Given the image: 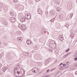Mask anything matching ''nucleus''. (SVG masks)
Wrapping results in <instances>:
<instances>
[{"instance_id": "obj_1", "label": "nucleus", "mask_w": 77, "mask_h": 77, "mask_svg": "<svg viewBox=\"0 0 77 77\" xmlns=\"http://www.w3.org/2000/svg\"><path fill=\"white\" fill-rule=\"evenodd\" d=\"M20 74V72H15L14 75L16 77H20L23 75H24V72H23L22 71H21L20 72V74H21V75H19V74Z\"/></svg>"}, {"instance_id": "obj_38", "label": "nucleus", "mask_w": 77, "mask_h": 77, "mask_svg": "<svg viewBox=\"0 0 77 77\" xmlns=\"http://www.w3.org/2000/svg\"><path fill=\"white\" fill-rule=\"evenodd\" d=\"M2 59V55H1V54H0V60Z\"/></svg>"}, {"instance_id": "obj_27", "label": "nucleus", "mask_w": 77, "mask_h": 77, "mask_svg": "<svg viewBox=\"0 0 77 77\" xmlns=\"http://www.w3.org/2000/svg\"><path fill=\"white\" fill-rule=\"evenodd\" d=\"M72 15H73V14L72 13L70 14V16H69L70 18H72Z\"/></svg>"}, {"instance_id": "obj_31", "label": "nucleus", "mask_w": 77, "mask_h": 77, "mask_svg": "<svg viewBox=\"0 0 77 77\" xmlns=\"http://www.w3.org/2000/svg\"><path fill=\"white\" fill-rule=\"evenodd\" d=\"M74 60L75 61H77V57L74 58Z\"/></svg>"}, {"instance_id": "obj_11", "label": "nucleus", "mask_w": 77, "mask_h": 77, "mask_svg": "<svg viewBox=\"0 0 77 77\" xmlns=\"http://www.w3.org/2000/svg\"><path fill=\"white\" fill-rule=\"evenodd\" d=\"M59 39L60 41H62L63 40V35H60L59 36Z\"/></svg>"}, {"instance_id": "obj_7", "label": "nucleus", "mask_w": 77, "mask_h": 77, "mask_svg": "<svg viewBox=\"0 0 77 77\" xmlns=\"http://www.w3.org/2000/svg\"><path fill=\"white\" fill-rule=\"evenodd\" d=\"M38 12L40 15L42 14V11L41 9H39L38 10Z\"/></svg>"}, {"instance_id": "obj_48", "label": "nucleus", "mask_w": 77, "mask_h": 77, "mask_svg": "<svg viewBox=\"0 0 77 77\" xmlns=\"http://www.w3.org/2000/svg\"><path fill=\"white\" fill-rule=\"evenodd\" d=\"M48 75L47 77H50V75Z\"/></svg>"}, {"instance_id": "obj_30", "label": "nucleus", "mask_w": 77, "mask_h": 77, "mask_svg": "<svg viewBox=\"0 0 77 77\" xmlns=\"http://www.w3.org/2000/svg\"><path fill=\"white\" fill-rule=\"evenodd\" d=\"M13 1L14 3H17V0H13Z\"/></svg>"}, {"instance_id": "obj_17", "label": "nucleus", "mask_w": 77, "mask_h": 77, "mask_svg": "<svg viewBox=\"0 0 77 77\" xmlns=\"http://www.w3.org/2000/svg\"><path fill=\"white\" fill-rule=\"evenodd\" d=\"M25 56H29V54L27 52H26L25 53Z\"/></svg>"}, {"instance_id": "obj_28", "label": "nucleus", "mask_w": 77, "mask_h": 77, "mask_svg": "<svg viewBox=\"0 0 77 77\" xmlns=\"http://www.w3.org/2000/svg\"><path fill=\"white\" fill-rule=\"evenodd\" d=\"M65 27H66L67 28H68V27H69V24H68V23H66L65 25Z\"/></svg>"}, {"instance_id": "obj_15", "label": "nucleus", "mask_w": 77, "mask_h": 77, "mask_svg": "<svg viewBox=\"0 0 77 77\" xmlns=\"http://www.w3.org/2000/svg\"><path fill=\"white\" fill-rule=\"evenodd\" d=\"M70 63H71L69 62H66V65L68 66H66V68H68V65H69V64H70Z\"/></svg>"}, {"instance_id": "obj_40", "label": "nucleus", "mask_w": 77, "mask_h": 77, "mask_svg": "<svg viewBox=\"0 0 77 77\" xmlns=\"http://www.w3.org/2000/svg\"><path fill=\"white\" fill-rule=\"evenodd\" d=\"M2 64L0 63V68H2Z\"/></svg>"}, {"instance_id": "obj_13", "label": "nucleus", "mask_w": 77, "mask_h": 77, "mask_svg": "<svg viewBox=\"0 0 77 77\" xmlns=\"http://www.w3.org/2000/svg\"><path fill=\"white\" fill-rule=\"evenodd\" d=\"M55 3H56V4H57L58 5L60 4V1H59L56 0L55 1Z\"/></svg>"}, {"instance_id": "obj_18", "label": "nucleus", "mask_w": 77, "mask_h": 77, "mask_svg": "<svg viewBox=\"0 0 77 77\" xmlns=\"http://www.w3.org/2000/svg\"><path fill=\"white\" fill-rule=\"evenodd\" d=\"M10 15L11 16H14V14L13 12H10Z\"/></svg>"}, {"instance_id": "obj_49", "label": "nucleus", "mask_w": 77, "mask_h": 77, "mask_svg": "<svg viewBox=\"0 0 77 77\" xmlns=\"http://www.w3.org/2000/svg\"><path fill=\"white\" fill-rule=\"evenodd\" d=\"M1 45V42H0V45Z\"/></svg>"}, {"instance_id": "obj_47", "label": "nucleus", "mask_w": 77, "mask_h": 77, "mask_svg": "<svg viewBox=\"0 0 77 77\" xmlns=\"http://www.w3.org/2000/svg\"><path fill=\"white\" fill-rule=\"evenodd\" d=\"M75 74H77V71L75 72Z\"/></svg>"}, {"instance_id": "obj_22", "label": "nucleus", "mask_w": 77, "mask_h": 77, "mask_svg": "<svg viewBox=\"0 0 77 77\" xmlns=\"http://www.w3.org/2000/svg\"><path fill=\"white\" fill-rule=\"evenodd\" d=\"M23 26H25V25L24 24H21V26H20V27H19V28H20V29H22V28L23 27Z\"/></svg>"}, {"instance_id": "obj_6", "label": "nucleus", "mask_w": 77, "mask_h": 77, "mask_svg": "<svg viewBox=\"0 0 77 77\" xmlns=\"http://www.w3.org/2000/svg\"><path fill=\"white\" fill-rule=\"evenodd\" d=\"M25 17H26V19L27 20H30V15L29 14H26Z\"/></svg>"}, {"instance_id": "obj_25", "label": "nucleus", "mask_w": 77, "mask_h": 77, "mask_svg": "<svg viewBox=\"0 0 77 77\" xmlns=\"http://www.w3.org/2000/svg\"><path fill=\"white\" fill-rule=\"evenodd\" d=\"M59 18H60V19H61V20L63 19V16L60 15L59 16Z\"/></svg>"}, {"instance_id": "obj_42", "label": "nucleus", "mask_w": 77, "mask_h": 77, "mask_svg": "<svg viewBox=\"0 0 77 77\" xmlns=\"http://www.w3.org/2000/svg\"><path fill=\"white\" fill-rule=\"evenodd\" d=\"M70 53H68L66 55V56H68V55H69V54H70Z\"/></svg>"}, {"instance_id": "obj_24", "label": "nucleus", "mask_w": 77, "mask_h": 77, "mask_svg": "<svg viewBox=\"0 0 77 77\" xmlns=\"http://www.w3.org/2000/svg\"><path fill=\"white\" fill-rule=\"evenodd\" d=\"M70 4L69 5L70 6H71V7H72V6H73V5H74L73 3L71 2L70 3Z\"/></svg>"}, {"instance_id": "obj_26", "label": "nucleus", "mask_w": 77, "mask_h": 77, "mask_svg": "<svg viewBox=\"0 0 77 77\" xmlns=\"http://www.w3.org/2000/svg\"><path fill=\"white\" fill-rule=\"evenodd\" d=\"M8 69V68H4L3 69V71L4 72H5V71L6 70V69Z\"/></svg>"}, {"instance_id": "obj_36", "label": "nucleus", "mask_w": 77, "mask_h": 77, "mask_svg": "<svg viewBox=\"0 0 77 77\" xmlns=\"http://www.w3.org/2000/svg\"><path fill=\"white\" fill-rule=\"evenodd\" d=\"M69 51V48L68 49V50H67L66 51V52H68V51Z\"/></svg>"}, {"instance_id": "obj_51", "label": "nucleus", "mask_w": 77, "mask_h": 77, "mask_svg": "<svg viewBox=\"0 0 77 77\" xmlns=\"http://www.w3.org/2000/svg\"><path fill=\"white\" fill-rule=\"evenodd\" d=\"M0 7H2V6L1 5H0Z\"/></svg>"}, {"instance_id": "obj_52", "label": "nucleus", "mask_w": 77, "mask_h": 77, "mask_svg": "<svg viewBox=\"0 0 77 77\" xmlns=\"http://www.w3.org/2000/svg\"><path fill=\"white\" fill-rule=\"evenodd\" d=\"M54 43V44H55L56 43Z\"/></svg>"}, {"instance_id": "obj_2", "label": "nucleus", "mask_w": 77, "mask_h": 77, "mask_svg": "<svg viewBox=\"0 0 77 77\" xmlns=\"http://www.w3.org/2000/svg\"><path fill=\"white\" fill-rule=\"evenodd\" d=\"M32 71L34 73H37L39 72L38 69L36 67H34L32 69Z\"/></svg>"}, {"instance_id": "obj_34", "label": "nucleus", "mask_w": 77, "mask_h": 77, "mask_svg": "<svg viewBox=\"0 0 77 77\" xmlns=\"http://www.w3.org/2000/svg\"><path fill=\"white\" fill-rule=\"evenodd\" d=\"M20 26H21V24H19L18 25V27L19 28Z\"/></svg>"}, {"instance_id": "obj_41", "label": "nucleus", "mask_w": 77, "mask_h": 77, "mask_svg": "<svg viewBox=\"0 0 77 77\" xmlns=\"http://www.w3.org/2000/svg\"><path fill=\"white\" fill-rule=\"evenodd\" d=\"M49 71H50L49 69H48V70H47L46 71V72H48Z\"/></svg>"}, {"instance_id": "obj_29", "label": "nucleus", "mask_w": 77, "mask_h": 77, "mask_svg": "<svg viewBox=\"0 0 77 77\" xmlns=\"http://www.w3.org/2000/svg\"><path fill=\"white\" fill-rule=\"evenodd\" d=\"M58 73H59V72L57 73L56 74H55V77H59V75H58Z\"/></svg>"}, {"instance_id": "obj_16", "label": "nucleus", "mask_w": 77, "mask_h": 77, "mask_svg": "<svg viewBox=\"0 0 77 77\" xmlns=\"http://www.w3.org/2000/svg\"><path fill=\"white\" fill-rule=\"evenodd\" d=\"M25 27H26V25H25V26H22V28L21 30H25Z\"/></svg>"}, {"instance_id": "obj_32", "label": "nucleus", "mask_w": 77, "mask_h": 77, "mask_svg": "<svg viewBox=\"0 0 77 77\" xmlns=\"http://www.w3.org/2000/svg\"><path fill=\"white\" fill-rule=\"evenodd\" d=\"M8 44L7 43H5V46H8Z\"/></svg>"}, {"instance_id": "obj_45", "label": "nucleus", "mask_w": 77, "mask_h": 77, "mask_svg": "<svg viewBox=\"0 0 77 77\" xmlns=\"http://www.w3.org/2000/svg\"><path fill=\"white\" fill-rule=\"evenodd\" d=\"M47 76H48V75H46L44 76H43L44 77H47Z\"/></svg>"}, {"instance_id": "obj_35", "label": "nucleus", "mask_w": 77, "mask_h": 77, "mask_svg": "<svg viewBox=\"0 0 77 77\" xmlns=\"http://www.w3.org/2000/svg\"><path fill=\"white\" fill-rule=\"evenodd\" d=\"M66 66V64H63V66L64 67H65V66Z\"/></svg>"}, {"instance_id": "obj_12", "label": "nucleus", "mask_w": 77, "mask_h": 77, "mask_svg": "<svg viewBox=\"0 0 77 77\" xmlns=\"http://www.w3.org/2000/svg\"><path fill=\"white\" fill-rule=\"evenodd\" d=\"M74 36V35L73 34V33H72L70 35V37L72 38V39L73 38Z\"/></svg>"}, {"instance_id": "obj_33", "label": "nucleus", "mask_w": 77, "mask_h": 77, "mask_svg": "<svg viewBox=\"0 0 77 77\" xmlns=\"http://www.w3.org/2000/svg\"><path fill=\"white\" fill-rule=\"evenodd\" d=\"M62 69H63V66H61L60 68V70H62Z\"/></svg>"}, {"instance_id": "obj_10", "label": "nucleus", "mask_w": 77, "mask_h": 77, "mask_svg": "<svg viewBox=\"0 0 77 77\" xmlns=\"http://www.w3.org/2000/svg\"><path fill=\"white\" fill-rule=\"evenodd\" d=\"M26 43L28 45H30L32 44V41L30 40H28L26 41Z\"/></svg>"}, {"instance_id": "obj_50", "label": "nucleus", "mask_w": 77, "mask_h": 77, "mask_svg": "<svg viewBox=\"0 0 77 77\" xmlns=\"http://www.w3.org/2000/svg\"><path fill=\"white\" fill-rule=\"evenodd\" d=\"M76 2L77 3V0L76 1Z\"/></svg>"}, {"instance_id": "obj_5", "label": "nucleus", "mask_w": 77, "mask_h": 77, "mask_svg": "<svg viewBox=\"0 0 77 77\" xmlns=\"http://www.w3.org/2000/svg\"><path fill=\"white\" fill-rule=\"evenodd\" d=\"M46 33V31H45V30L44 29H42L41 31V33L42 35H44Z\"/></svg>"}, {"instance_id": "obj_37", "label": "nucleus", "mask_w": 77, "mask_h": 77, "mask_svg": "<svg viewBox=\"0 0 77 77\" xmlns=\"http://www.w3.org/2000/svg\"><path fill=\"white\" fill-rule=\"evenodd\" d=\"M77 54H76L74 55V57H77Z\"/></svg>"}, {"instance_id": "obj_39", "label": "nucleus", "mask_w": 77, "mask_h": 77, "mask_svg": "<svg viewBox=\"0 0 77 77\" xmlns=\"http://www.w3.org/2000/svg\"><path fill=\"white\" fill-rule=\"evenodd\" d=\"M67 57V56H66V55H64L63 57L65 58V57Z\"/></svg>"}, {"instance_id": "obj_4", "label": "nucleus", "mask_w": 77, "mask_h": 77, "mask_svg": "<svg viewBox=\"0 0 77 77\" xmlns=\"http://www.w3.org/2000/svg\"><path fill=\"white\" fill-rule=\"evenodd\" d=\"M16 20L15 18L14 17H12L10 18V21L11 22H15Z\"/></svg>"}, {"instance_id": "obj_8", "label": "nucleus", "mask_w": 77, "mask_h": 77, "mask_svg": "<svg viewBox=\"0 0 77 77\" xmlns=\"http://www.w3.org/2000/svg\"><path fill=\"white\" fill-rule=\"evenodd\" d=\"M20 21L22 23H23V22L26 21V19H25L24 17H23L22 19H21L20 20Z\"/></svg>"}, {"instance_id": "obj_20", "label": "nucleus", "mask_w": 77, "mask_h": 77, "mask_svg": "<svg viewBox=\"0 0 77 77\" xmlns=\"http://www.w3.org/2000/svg\"><path fill=\"white\" fill-rule=\"evenodd\" d=\"M57 10L58 12H60V8L58 7L57 9Z\"/></svg>"}, {"instance_id": "obj_9", "label": "nucleus", "mask_w": 77, "mask_h": 77, "mask_svg": "<svg viewBox=\"0 0 77 77\" xmlns=\"http://www.w3.org/2000/svg\"><path fill=\"white\" fill-rule=\"evenodd\" d=\"M23 40V38L21 37H18L17 41H19V42H21L22 41V40Z\"/></svg>"}, {"instance_id": "obj_3", "label": "nucleus", "mask_w": 77, "mask_h": 77, "mask_svg": "<svg viewBox=\"0 0 77 77\" xmlns=\"http://www.w3.org/2000/svg\"><path fill=\"white\" fill-rule=\"evenodd\" d=\"M50 15L51 16H54L56 15V12L54 11H52L51 12Z\"/></svg>"}, {"instance_id": "obj_46", "label": "nucleus", "mask_w": 77, "mask_h": 77, "mask_svg": "<svg viewBox=\"0 0 77 77\" xmlns=\"http://www.w3.org/2000/svg\"><path fill=\"white\" fill-rule=\"evenodd\" d=\"M63 64V63H61L60 65H60H62Z\"/></svg>"}, {"instance_id": "obj_23", "label": "nucleus", "mask_w": 77, "mask_h": 77, "mask_svg": "<svg viewBox=\"0 0 77 77\" xmlns=\"http://www.w3.org/2000/svg\"><path fill=\"white\" fill-rule=\"evenodd\" d=\"M53 43L51 42H50L49 43V46H52V45H53Z\"/></svg>"}, {"instance_id": "obj_14", "label": "nucleus", "mask_w": 77, "mask_h": 77, "mask_svg": "<svg viewBox=\"0 0 77 77\" xmlns=\"http://www.w3.org/2000/svg\"><path fill=\"white\" fill-rule=\"evenodd\" d=\"M3 23H4L5 25H8V23L6 21V20H4Z\"/></svg>"}, {"instance_id": "obj_19", "label": "nucleus", "mask_w": 77, "mask_h": 77, "mask_svg": "<svg viewBox=\"0 0 77 77\" xmlns=\"http://www.w3.org/2000/svg\"><path fill=\"white\" fill-rule=\"evenodd\" d=\"M48 63H49L48 61H47V60H46V61L45 62V65H47V64Z\"/></svg>"}, {"instance_id": "obj_21", "label": "nucleus", "mask_w": 77, "mask_h": 77, "mask_svg": "<svg viewBox=\"0 0 77 77\" xmlns=\"http://www.w3.org/2000/svg\"><path fill=\"white\" fill-rule=\"evenodd\" d=\"M51 60V58H49L46 60L48 62H50Z\"/></svg>"}, {"instance_id": "obj_43", "label": "nucleus", "mask_w": 77, "mask_h": 77, "mask_svg": "<svg viewBox=\"0 0 77 77\" xmlns=\"http://www.w3.org/2000/svg\"><path fill=\"white\" fill-rule=\"evenodd\" d=\"M36 2H39V1H40V0H35Z\"/></svg>"}, {"instance_id": "obj_44", "label": "nucleus", "mask_w": 77, "mask_h": 77, "mask_svg": "<svg viewBox=\"0 0 77 77\" xmlns=\"http://www.w3.org/2000/svg\"><path fill=\"white\" fill-rule=\"evenodd\" d=\"M56 69V68L55 69H53L51 71H53V70H54V69Z\"/></svg>"}]
</instances>
